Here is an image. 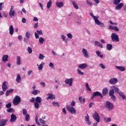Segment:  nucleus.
Segmentation results:
<instances>
[{
    "label": "nucleus",
    "mask_w": 126,
    "mask_h": 126,
    "mask_svg": "<svg viewBox=\"0 0 126 126\" xmlns=\"http://www.w3.org/2000/svg\"><path fill=\"white\" fill-rule=\"evenodd\" d=\"M38 22H37L36 23L34 24V25H33V27L34 28H38Z\"/></svg>",
    "instance_id": "nucleus-62"
},
{
    "label": "nucleus",
    "mask_w": 126,
    "mask_h": 126,
    "mask_svg": "<svg viewBox=\"0 0 126 126\" xmlns=\"http://www.w3.org/2000/svg\"><path fill=\"white\" fill-rule=\"evenodd\" d=\"M123 6H124V3H120L117 4V6L115 7V9L116 10H120V9H122Z\"/></svg>",
    "instance_id": "nucleus-14"
},
{
    "label": "nucleus",
    "mask_w": 126,
    "mask_h": 126,
    "mask_svg": "<svg viewBox=\"0 0 126 126\" xmlns=\"http://www.w3.org/2000/svg\"><path fill=\"white\" fill-rule=\"evenodd\" d=\"M6 81H4L2 85V89L3 92H5L7 90V86H6Z\"/></svg>",
    "instance_id": "nucleus-15"
},
{
    "label": "nucleus",
    "mask_w": 126,
    "mask_h": 126,
    "mask_svg": "<svg viewBox=\"0 0 126 126\" xmlns=\"http://www.w3.org/2000/svg\"><path fill=\"white\" fill-rule=\"evenodd\" d=\"M35 123L37 126H41V124L40 122H39V121H38V117H35Z\"/></svg>",
    "instance_id": "nucleus-41"
},
{
    "label": "nucleus",
    "mask_w": 126,
    "mask_h": 126,
    "mask_svg": "<svg viewBox=\"0 0 126 126\" xmlns=\"http://www.w3.org/2000/svg\"><path fill=\"white\" fill-rule=\"evenodd\" d=\"M78 73L80 74V75H83L84 74V73L83 72H82L79 69H77Z\"/></svg>",
    "instance_id": "nucleus-52"
},
{
    "label": "nucleus",
    "mask_w": 126,
    "mask_h": 126,
    "mask_svg": "<svg viewBox=\"0 0 126 126\" xmlns=\"http://www.w3.org/2000/svg\"><path fill=\"white\" fill-rule=\"evenodd\" d=\"M9 14L10 17H11V18H12L13 16H15V11L14 10V8L12 6H11Z\"/></svg>",
    "instance_id": "nucleus-8"
},
{
    "label": "nucleus",
    "mask_w": 126,
    "mask_h": 126,
    "mask_svg": "<svg viewBox=\"0 0 126 126\" xmlns=\"http://www.w3.org/2000/svg\"><path fill=\"white\" fill-rule=\"evenodd\" d=\"M114 30H115V31H117V32H119V28H118L117 26H114Z\"/></svg>",
    "instance_id": "nucleus-58"
},
{
    "label": "nucleus",
    "mask_w": 126,
    "mask_h": 126,
    "mask_svg": "<svg viewBox=\"0 0 126 126\" xmlns=\"http://www.w3.org/2000/svg\"><path fill=\"white\" fill-rule=\"evenodd\" d=\"M116 67L121 71H125L126 70V68L123 66H116Z\"/></svg>",
    "instance_id": "nucleus-23"
},
{
    "label": "nucleus",
    "mask_w": 126,
    "mask_h": 126,
    "mask_svg": "<svg viewBox=\"0 0 126 126\" xmlns=\"http://www.w3.org/2000/svg\"><path fill=\"white\" fill-rule=\"evenodd\" d=\"M73 81V78H71L70 79L66 78L64 82L66 84H69V86H72V82Z\"/></svg>",
    "instance_id": "nucleus-9"
},
{
    "label": "nucleus",
    "mask_w": 126,
    "mask_h": 126,
    "mask_svg": "<svg viewBox=\"0 0 126 126\" xmlns=\"http://www.w3.org/2000/svg\"><path fill=\"white\" fill-rule=\"evenodd\" d=\"M96 54L98 57H99V58H101V59L103 58V55H101V52H100V51H96Z\"/></svg>",
    "instance_id": "nucleus-36"
},
{
    "label": "nucleus",
    "mask_w": 126,
    "mask_h": 126,
    "mask_svg": "<svg viewBox=\"0 0 126 126\" xmlns=\"http://www.w3.org/2000/svg\"><path fill=\"white\" fill-rule=\"evenodd\" d=\"M86 90H88V91H91V89L89 87V84L88 83L86 84Z\"/></svg>",
    "instance_id": "nucleus-42"
},
{
    "label": "nucleus",
    "mask_w": 126,
    "mask_h": 126,
    "mask_svg": "<svg viewBox=\"0 0 126 126\" xmlns=\"http://www.w3.org/2000/svg\"><path fill=\"white\" fill-rule=\"evenodd\" d=\"M99 66H100V67H101V68H102L103 69H105V65H104L103 63H100V64H99Z\"/></svg>",
    "instance_id": "nucleus-59"
},
{
    "label": "nucleus",
    "mask_w": 126,
    "mask_h": 126,
    "mask_svg": "<svg viewBox=\"0 0 126 126\" xmlns=\"http://www.w3.org/2000/svg\"><path fill=\"white\" fill-rule=\"evenodd\" d=\"M103 121L104 122H105V123H108L109 122H111L112 119L110 117L109 118L104 117L103 119Z\"/></svg>",
    "instance_id": "nucleus-31"
},
{
    "label": "nucleus",
    "mask_w": 126,
    "mask_h": 126,
    "mask_svg": "<svg viewBox=\"0 0 126 126\" xmlns=\"http://www.w3.org/2000/svg\"><path fill=\"white\" fill-rule=\"evenodd\" d=\"M79 100L81 104H84V103H85V98H84L82 99V96L79 97Z\"/></svg>",
    "instance_id": "nucleus-32"
},
{
    "label": "nucleus",
    "mask_w": 126,
    "mask_h": 126,
    "mask_svg": "<svg viewBox=\"0 0 126 126\" xmlns=\"http://www.w3.org/2000/svg\"><path fill=\"white\" fill-rule=\"evenodd\" d=\"M108 92H109V90H108V88H105L103 89L102 90V95L103 96H106V95L107 94Z\"/></svg>",
    "instance_id": "nucleus-20"
},
{
    "label": "nucleus",
    "mask_w": 126,
    "mask_h": 126,
    "mask_svg": "<svg viewBox=\"0 0 126 126\" xmlns=\"http://www.w3.org/2000/svg\"><path fill=\"white\" fill-rule=\"evenodd\" d=\"M93 118L96 121L97 123H100V116L97 112L95 111L93 115Z\"/></svg>",
    "instance_id": "nucleus-7"
},
{
    "label": "nucleus",
    "mask_w": 126,
    "mask_h": 126,
    "mask_svg": "<svg viewBox=\"0 0 126 126\" xmlns=\"http://www.w3.org/2000/svg\"><path fill=\"white\" fill-rule=\"evenodd\" d=\"M82 53L84 54V56L85 58H89V56L88 55V52H87V50L86 49H83Z\"/></svg>",
    "instance_id": "nucleus-17"
},
{
    "label": "nucleus",
    "mask_w": 126,
    "mask_h": 126,
    "mask_svg": "<svg viewBox=\"0 0 126 126\" xmlns=\"http://www.w3.org/2000/svg\"><path fill=\"white\" fill-rule=\"evenodd\" d=\"M121 2V0H113V3L115 5H117V4H119Z\"/></svg>",
    "instance_id": "nucleus-37"
},
{
    "label": "nucleus",
    "mask_w": 126,
    "mask_h": 126,
    "mask_svg": "<svg viewBox=\"0 0 126 126\" xmlns=\"http://www.w3.org/2000/svg\"><path fill=\"white\" fill-rule=\"evenodd\" d=\"M44 41H45V39L43 37H39V43H40V44H43Z\"/></svg>",
    "instance_id": "nucleus-39"
},
{
    "label": "nucleus",
    "mask_w": 126,
    "mask_h": 126,
    "mask_svg": "<svg viewBox=\"0 0 126 126\" xmlns=\"http://www.w3.org/2000/svg\"><path fill=\"white\" fill-rule=\"evenodd\" d=\"M32 94L33 95H37V94H38V91L34 90V91H33L32 92H31Z\"/></svg>",
    "instance_id": "nucleus-45"
},
{
    "label": "nucleus",
    "mask_w": 126,
    "mask_h": 126,
    "mask_svg": "<svg viewBox=\"0 0 126 126\" xmlns=\"http://www.w3.org/2000/svg\"><path fill=\"white\" fill-rule=\"evenodd\" d=\"M16 120H17V117H16V115L13 114H12L11 115V118L10 119V122L11 123H14L15 122H16Z\"/></svg>",
    "instance_id": "nucleus-11"
},
{
    "label": "nucleus",
    "mask_w": 126,
    "mask_h": 126,
    "mask_svg": "<svg viewBox=\"0 0 126 126\" xmlns=\"http://www.w3.org/2000/svg\"><path fill=\"white\" fill-rule=\"evenodd\" d=\"M39 122L40 123H41V124H42V125L46 124V121H45L44 120H43L42 118L39 119Z\"/></svg>",
    "instance_id": "nucleus-49"
},
{
    "label": "nucleus",
    "mask_w": 126,
    "mask_h": 126,
    "mask_svg": "<svg viewBox=\"0 0 126 126\" xmlns=\"http://www.w3.org/2000/svg\"><path fill=\"white\" fill-rule=\"evenodd\" d=\"M111 40L112 41H113V42H120V38H119V35L115 33H112Z\"/></svg>",
    "instance_id": "nucleus-6"
},
{
    "label": "nucleus",
    "mask_w": 126,
    "mask_h": 126,
    "mask_svg": "<svg viewBox=\"0 0 126 126\" xmlns=\"http://www.w3.org/2000/svg\"><path fill=\"white\" fill-rule=\"evenodd\" d=\"M56 4L57 6V7H63V2H56Z\"/></svg>",
    "instance_id": "nucleus-24"
},
{
    "label": "nucleus",
    "mask_w": 126,
    "mask_h": 126,
    "mask_svg": "<svg viewBox=\"0 0 126 126\" xmlns=\"http://www.w3.org/2000/svg\"><path fill=\"white\" fill-rule=\"evenodd\" d=\"M45 64L44 62H42L38 66V69L39 70H42L43 69V65Z\"/></svg>",
    "instance_id": "nucleus-38"
},
{
    "label": "nucleus",
    "mask_w": 126,
    "mask_h": 126,
    "mask_svg": "<svg viewBox=\"0 0 126 126\" xmlns=\"http://www.w3.org/2000/svg\"><path fill=\"white\" fill-rule=\"evenodd\" d=\"M110 97L111 99H112L114 102H115V101L117 100V98L116 97V96H115V95H111Z\"/></svg>",
    "instance_id": "nucleus-46"
},
{
    "label": "nucleus",
    "mask_w": 126,
    "mask_h": 126,
    "mask_svg": "<svg viewBox=\"0 0 126 126\" xmlns=\"http://www.w3.org/2000/svg\"><path fill=\"white\" fill-rule=\"evenodd\" d=\"M33 21H38V18L36 17H34L33 19Z\"/></svg>",
    "instance_id": "nucleus-64"
},
{
    "label": "nucleus",
    "mask_w": 126,
    "mask_h": 126,
    "mask_svg": "<svg viewBox=\"0 0 126 126\" xmlns=\"http://www.w3.org/2000/svg\"><path fill=\"white\" fill-rule=\"evenodd\" d=\"M2 61H3L4 63H5V62H7V61H8V55H3L2 57Z\"/></svg>",
    "instance_id": "nucleus-22"
},
{
    "label": "nucleus",
    "mask_w": 126,
    "mask_h": 126,
    "mask_svg": "<svg viewBox=\"0 0 126 126\" xmlns=\"http://www.w3.org/2000/svg\"><path fill=\"white\" fill-rule=\"evenodd\" d=\"M51 6H52V0H49V1L47 2V7L49 9V8H50Z\"/></svg>",
    "instance_id": "nucleus-35"
},
{
    "label": "nucleus",
    "mask_w": 126,
    "mask_h": 126,
    "mask_svg": "<svg viewBox=\"0 0 126 126\" xmlns=\"http://www.w3.org/2000/svg\"><path fill=\"white\" fill-rule=\"evenodd\" d=\"M16 63L17 65H20V64H21V58L20 56L17 57Z\"/></svg>",
    "instance_id": "nucleus-21"
},
{
    "label": "nucleus",
    "mask_w": 126,
    "mask_h": 126,
    "mask_svg": "<svg viewBox=\"0 0 126 126\" xmlns=\"http://www.w3.org/2000/svg\"><path fill=\"white\" fill-rule=\"evenodd\" d=\"M95 96H100L101 98H103V95L99 92H94L92 96L91 97V99H94V97Z\"/></svg>",
    "instance_id": "nucleus-10"
},
{
    "label": "nucleus",
    "mask_w": 126,
    "mask_h": 126,
    "mask_svg": "<svg viewBox=\"0 0 126 126\" xmlns=\"http://www.w3.org/2000/svg\"><path fill=\"white\" fill-rule=\"evenodd\" d=\"M118 94L120 96V97H122L123 100H126V95H125V94H124V93L121 92Z\"/></svg>",
    "instance_id": "nucleus-29"
},
{
    "label": "nucleus",
    "mask_w": 126,
    "mask_h": 126,
    "mask_svg": "<svg viewBox=\"0 0 126 126\" xmlns=\"http://www.w3.org/2000/svg\"><path fill=\"white\" fill-rule=\"evenodd\" d=\"M30 101L31 103H34V108L35 109H39L40 105L42 103V98L40 96H37L35 99L34 97H32Z\"/></svg>",
    "instance_id": "nucleus-1"
},
{
    "label": "nucleus",
    "mask_w": 126,
    "mask_h": 126,
    "mask_svg": "<svg viewBox=\"0 0 126 126\" xmlns=\"http://www.w3.org/2000/svg\"><path fill=\"white\" fill-rule=\"evenodd\" d=\"M47 96L48 97L47 98V100H53V99H55L56 97H55V95L52 94H47Z\"/></svg>",
    "instance_id": "nucleus-16"
},
{
    "label": "nucleus",
    "mask_w": 126,
    "mask_h": 126,
    "mask_svg": "<svg viewBox=\"0 0 126 126\" xmlns=\"http://www.w3.org/2000/svg\"><path fill=\"white\" fill-rule=\"evenodd\" d=\"M113 48V45L111 44H107L106 45V49L108 50V51H111L112 49Z\"/></svg>",
    "instance_id": "nucleus-27"
},
{
    "label": "nucleus",
    "mask_w": 126,
    "mask_h": 126,
    "mask_svg": "<svg viewBox=\"0 0 126 126\" xmlns=\"http://www.w3.org/2000/svg\"><path fill=\"white\" fill-rule=\"evenodd\" d=\"M105 107L109 111H112L114 109V104L109 101H106L105 104Z\"/></svg>",
    "instance_id": "nucleus-4"
},
{
    "label": "nucleus",
    "mask_w": 126,
    "mask_h": 126,
    "mask_svg": "<svg viewBox=\"0 0 126 126\" xmlns=\"http://www.w3.org/2000/svg\"><path fill=\"white\" fill-rule=\"evenodd\" d=\"M34 35H35L36 39H39V34H37V32L34 33Z\"/></svg>",
    "instance_id": "nucleus-61"
},
{
    "label": "nucleus",
    "mask_w": 126,
    "mask_h": 126,
    "mask_svg": "<svg viewBox=\"0 0 126 126\" xmlns=\"http://www.w3.org/2000/svg\"><path fill=\"white\" fill-rule=\"evenodd\" d=\"M25 119H26V121L27 122H29V120H30V115H29V114H27L26 115V118H25Z\"/></svg>",
    "instance_id": "nucleus-40"
},
{
    "label": "nucleus",
    "mask_w": 126,
    "mask_h": 126,
    "mask_svg": "<svg viewBox=\"0 0 126 126\" xmlns=\"http://www.w3.org/2000/svg\"><path fill=\"white\" fill-rule=\"evenodd\" d=\"M88 66L87 64L86 63H82L81 64H79L78 65L79 68H81V69H83L84 68H86V67Z\"/></svg>",
    "instance_id": "nucleus-19"
},
{
    "label": "nucleus",
    "mask_w": 126,
    "mask_h": 126,
    "mask_svg": "<svg viewBox=\"0 0 126 126\" xmlns=\"http://www.w3.org/2000/svg\"><path fill=\"white\" fill-rule=\"evenodd\" d=\"M31 35V34H30V32H26V38H27V39H29V38H30Z\"/></svg>",
    "instance_id": "nucleus-43"
},
{
    "label": "nucleus",
    "mask_w": 126,
    "mask_h": 126,
    "mask_svg": "<svg viewBox=\"0 0 126 126\" xmlns=\"http://www.w3.org/2000/svg\"><path fill=\"white\" fill-rule=\"evenodd\" d=\"M114 94H115V91L113 89H111L109 91V96H113L114 95Z\"/></svg>",
    "instance_id": "nucleus-34"
},
{
    "label": "nucleus",
    "mask_w": 126,
    "mask_h": 126,
    "mask_svg": "<svg viewBox=\"0 0 126 126\" xmlns=\"http://www.w3.org/2000/svg\"><path fill=\"white\" fill-rule=\"evenodd\" d=\"M71 107H74L75 106V101L74 100H72V102H71Z\"/></svg>",
    "instance_id": "nucleus-54"
},
{
    "label": "nucleus",
    "mask_w": 126,
    "mask_h": 126,
    "mask_svg": "<svg viewBox=\"0 0 126 126\" xmlns=\"http://www.w3.org/2000/svg\"><path fill=\"white\" fill-rule=\"evenodd\" d=\"M28 52H29V54H32V49L29 46L28 47Z\"/></svg>",
    "instance_id": "nucleus-50"
},
{
    "label": "nucleus",
    "mask_w": 126,
    "mask_h": 126,
    "mask_svg": "<svg viewBox=\"0 0 126 126\" xmlns=\"http://www.w3.org/2000/svg\"><path fill=\"white\" fill-rule=\"evenodd\" d=\"M72 4L76 9H78L79 8V7H78V5L76 3V2L74 1H72Z\"/></svg>",
    "instance_id": "nucleus-33"
},
{
    "label": "nucleus",
    "mask_w": 126,
    "mask_h": 126,
    "mask_svg": "<svg viewBox=\"0 0 126 126\" xmlns=\"http://www.w3.org/2000/svg\"><path fill=\"white\" fill-rule=\"evenodd\" d=\"M90 15H91V16H92V17L93 18L94 20L95 24H96V25H98V26H102V27H105V25L103 24V23L100 22L98 19V17L94 16L93 13H90Z\"/></svg>",
    "instance_id": "nucleus-2"
},
{
    "label": "nucleus",
    "mask_w": 126,
    "mask_h": 126,
    "mask_svg": "<svg viewBox=\"0 0 126 126\" xmlns=\"http://www.w3.org/2000/svg\"><path fill=\"white\" fill-rule=\"evenodd\" d=\"M13 91H14V90L12 89H10V90H7L6 93V97H7L8 96H9V94H10V93H12Z\"/></svg>",
    "instance_id": "nucleus-26"
},
{
    "label": "nucleus",
    "mask_w": 126,
    "mask_h": 126,
    "mask_svg": "<svg viewBox=\"0 0 126 126\" xmlns=\"http://www.w3.org/2000/svg\"><path fill=\"white\" fill-rule=\"evenodd\" d=\"M67 36L68 38H69V39H71L72 38V35L70 33H68L67 34Z\"/></svg>",
    "instance_id": "nucleus-57"
},
{
    "label": "nucleus",
    "mask_w": 126,
    "mask_h": 126,
    "mask_svg": "<svg viewBox=\"0 0 126 126\" xmlns=\"http://www.w3.org/2000/svg\"><path fill=\"white\" fill-rule=\"evenodd\" d=\"M16 81L17 83H20L21 82V77L20 74H18L16 78Z\"/></svg>",
    "instance_id": "nucleus-30"
},
{
    "label": "nucleus",
    "mask_w": 126,
    "mask_h": 126,
    "mask_svg": "<svg viewBox=\"0 0 126 126\" xmlns=\"http://www.w3.org/2000/svg\"><path fill=\"white\" fill-rule=\"evenodd\" d=\"M113 88L116 93H118V94H119L121 92L120 91V89H119V88H117L115 86H113Z\"/></svg>",
    "instance_id": "nucleus-28"
},
{
    "label": "nucleus",
    "mask_w": 126,
    "mask_h": 126,
    "mask_svg": "<svg viewBox=\"0 0 126 126\" xmlns=\"http://www.w3.org/2000/svg\"><path fill=\"white\" fill-rule=\"evenodd\" d=\"M66 109L68 112H69V113L73 115H75V114H76V110H75V108L72 106L66 105Z\"/></svg>",
    "instance_id": "nucleus-5"
},
{
    "label": "nucleus",
    "mask_w": 126,
    "mask_h": 126,
    "mask_svg": "<svg viewBox=\"0 0 126 126\" xmlns=\"http://www.w3.org/2000/svg\"><path fill=\"white\" fill-rule=\"evenodd\" d=\"M21 102V98L18 95H16L13 100V104L14 106H17V105L20 104Z\"/></svg>",
    "instance_id": "nucleus-3"
},
{
    "label": "nucleus",
    "mask_w": 126,
    "mask_h": 126,
    "mask_svg": "<svg viewBox=\"0 0 126 126\" xmlns=\"http://www.w3.org/2000/svg\"><path fill=\"white\" fill-rule=\"evenodd\" d=\"M11 107V103H9L6 105V108H10Z\"/></svg>",
    "instance_id": "nucleus-56"
},
{
    "label": "nucleus",
    "mask_w": 126,
    "mask_h": 126,
    "mask_svg": "<svg viewBox=\"0 0 126 126\" xmlns=\"http://www.w3.org/2000/svg\"><path fill=\"white\" fill-rule=\"evenodd\" d=\"M98 46L99 48H100V49H103V44L101 43H99Z\"/></svg>",
    "instance_id": "nucleus-63"
},
{
    "label": "nucleus",
    "mask_w": 126,
    "mask_h": 126,
    "mask_svg": "<svg viewBox=\"0 0 126 126\" xmlns=\"http://www.w3.org/2000/svg\"><path fill=\"white\" fill-rule=\"evenodd\" d=\"M39 5H40L42 10H43V9H44V5H43V4H42L41 3H39Z\"/></svg>",
    "instance_id": "nucleus-60"
},
{
    "label": "nucleus",
    "mask_w": 126,
    "mask_h": 126,
    "mask_svg": "<svg viewBox=\"0 0 126 126\" xmlns=\"http://www.w3.org/2000/svg\"><path fill=\"white\" fill-rule=\"evenodd\" d=\"M49 67H51V68H53V69H55V65H54V63H52V62L50 63Z\"/></svg>",
    "instance_id": "nucleus-47"
},
{
    "label": "nucleus",
    "mask_w": 126,
    "mask_h": 126,
    "mask_svg": "<svg viewBox=\"0 0 126 126\" xmlns=\"http://www.w3.org/2000/svg\"><path fill=\"white\" fill-rule=\"evenodd\" d=\"M27 110L26 109H23V114L25 116V115H27Z\"/></svg>",
    "instance_id": "nucleus-51"
},
{
    "label": "nucleus",
    "mask_w": 126,
    "mask_h": 126,
    "mask_svg": "<svg viewBox=\"0 0 126 126\" xmlns=\"http://www.w3.org/2000/svg\"><path fill=\"white\" fill-rule=\"evenodd\" d=\"M36 32L38 35H43V32L42 31H36Z\"/></svg>",
    "instance_id": "nucleus-55"
},
{
    "label": "nucleus",
    "mask_w": 126,
    "mask_h": 126,
    "mask_svg": "<svg viewBox=\"0 0 126 126\" xmlns=\"http://www.w3.org/2000/svg\"><path fill=\"white\" fill-rule=\"evenodd\" d=\"M14 110L13 108H10L8 109H7V112L8 113H11L12 112H13Z\"/></svg>",
    "instance_id": "nucleus-53"
},
{
    "label": "nucleus",
    "mask_w": 126,
    "mask_h": 126,
    "mask_svg": "<svg viewBox=\"0 0 126 126\" xmlns=\"http://www.w3.org/2000/svg\"><path fill=\"white\" fill-rule=\"evenodd\" d=\"M9 30L10 35H13V33H14V29L13 28V26H12V25L10 26Z\"/></svg>",
    "instance_id": "nucleus-18"
},
{
    "label": "nucleus",
    "mask_w": 126,
    "mask_h": 126,
    "mask_svg": "<svg viewBox=\"0 0 126 126\" xmlns=\"http://www.w3.org/2000/svg\"><path fill=\"white\" fill-rule=\"evenodd\" d=\"M85 119L87 124L90 126V125H91V122H90V120H89V116L88 115V114H87V116H85Z\"/></svg>",
    "instance_id": "nucleus-25"
},
{
    "label": "nucleus",
    "mask_w": 126,
    "mask_h": 126,
    "mask_svg": "<svg viewBox=\"0 0 126 126\" xmlns=\"http://www.w3.org/2000/svg\"><path fill=\"white\" fill-rule=\"evenodd\" d=\"M44 58H45V56H44V55H43L42 54H39V56L38 57V59L39 60H44Z\"/></svg>",
    "instance_id": "nucleus-48"
},
{
    "label": "nucleus",
    "mask_w": 126,
    "mask_h": 126,
    "mask_svg": "<svg viewBox=\"0 0 126 126\" xmlns=\"http://www.w3.org/2000/svg\"><path fill=\"white\" fill-rule=\"evenodd\" d=\"M8 122V120L6 119H0V126H4L6 125L7 123Z\"/></svg>",
    "instance_id": "nucleus-13"
},
{
    "label": "nucleus",
    "mask_w": 126,
    "mask_h": 126,
    "mask_svg": "<svg viewBox=\"0 0 126 126\" xmlns=\"http://www.w3.org/2000/svg\"><path fill=\"white\" fill-rule=\"evenodd\" d=\"M53 106H57V107H60V104H59V102L57 101H54L53 102Z\"/></svg>",
    "instance_id": "nucleus-44"
},
{
    "label": "nucleus",
    "mask_w": 126,
    "mask_h": 126,
    "mask_svg": "<svg viewBox=\"0 0 126 126\" xmlns=\"http://www.w3.org/2000/svg\"><path fill=\"white\" fill-rule=\"evenodd\" d=\"M117 83H118V79H117L116 78H111L109 80V83L110 84H111L112 85H114L116 84Z\"/></svg>",
    "instance_id": "nucleus-12"
}]
</instances>
